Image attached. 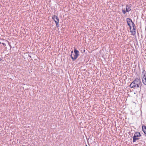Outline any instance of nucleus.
Returning <instances> with one entry per match:
<instances>
[{"instance_id":"nucleus-1","label":"nucleus","mask_w":146,"mask_h":146,"mask_svg":"<svg viewBox=\"0 0 146 146\" xmlns=\"http://www.w3.org/2000/svg\"><path fill=\"white\" fill-rule=\"evenodd\" d=\"M142 83L140 80L137 78L135 79L130 84V86L131 88H133L135 89L141 87Z\"/></svg>"},{"instance_id":"nucleus-2","label":"nucleus","mask_w":146,"mask_h":146,"mask_svg":"<svg viewBox=\"0 0 146 146\" xmlns=\"http://www.w3.org/2000/svg\"><path fill=\"white\" fill-rule=\"evenodd\" d=\"M132 27H133V31H130V32L131 33L132 35H134L136 33V31L135 30L136 29V28L135 27V25L134 24V23L133 22L132 23Z\"/></svg>"},{"instance_id":"nucleus-3","label":"nucleus","mask_w":146,"mask_h":146,"mask_svg":"<svg viewBox=\"0 0 146 146\" xmlns=\"http://www.w3.org/2000/svg\"><path fill=\"white\" fill-rule=\"evenodd\" d=\"M75 54L74 55L75 60L77 59L78 56L79 55V52L75 49L74 50Z\"/></svg>"},{"instance_id":"nucleus-4","label":"nucleus","mask_w":146,"mask_h":146,"mask_svg":"<svg viewBox=\"0 0 146 146\" xmlns=\"http://www.w3.org/2000/svg\"><path fill=\"white\" fill-rule=\"evenodd\" d=\"M52 19L55 22H56V21L59 22V19L57 16L54 15L52 17Z\"/></svg>"},{"instance_id":"nucleus-5","label":"nucleus","mask_w":146,"mask_h":146,"mask_svg":"<svg viewBox=\"0 0 146 146\" xmlns=\"http://www.w3.org/2000/svg\"><path fill=\"white\" fill-rule=\"evenodd\" d=\"M142 79L146 78V72L143 71L142 73V76H141Z\"/></svg>"},{"instance_id":"nucleus-6","label":"nucleus","mask_w":146,"mask_h":146,"mask_svg":"<svg viewBox=\"0 0 146 146\" xmlns=\"http://www.w3.org/2000/svg\"><path fill=\"white\" fill-rule=\"evenodd\" d=\"M130 8V7L129 5H127L126 6V12H128L131 10Z\"/></svg>"},{"instance_id":"nucleus-7","label":"nucleus","mask_w":146,"mask_h":146,"mask_svg":"<svg viewBox=\"0 0 146 146\" xmlns=\"http://www.w3.org/2000/svg\"><path fill=\"white\" fill-rule=\"evenodd\" d=\"M134 136H135L136 137H139L141 136V135L140 134L139 132H136L135 133Z\"/></svg>"},{"instance_id":"nucleus-8","label":"nucleus","mask_w":146,"mask_h":146,"mask_svg":"<svg viewBox=\"0 0 146 146\" xmlns=\"http://www.w3.org/2000/svg\"><path fill=\"white\" fill-rule=\"evenodd\" d=\"M142 130L145 134V136H146V126H142Z\"/></svg>"},{"instance_id":"nucleus-9","label":"nucleus","mask_w":146,"mask_h":146,"mask_svg":"<svg viewBox=\"0 0 146 146\" xmlns=\"http://www.w3.org/2000/svg\"><path fill=\"white\" fill-rule=\"evenodd\" d=\"M137 137H136L135 136H133V142H134L136 141L139 139V138Z\"/></svg>"},{"instance_id":"nucleus-10","label":"nucleus","mask_w":146,"mask_h":146,"mask_svg":"<svg viewBox=\"0 0 146 146\" xmlns=\"http://www.w3.org/2000/svg\"><path fill=\"white\" fill-rule=\"evenodd\" d=\"M127 23H133L132 20L130 18H128L127 19Z\"/></svg>"},{"instance_id":"nucleus-11","label":"nucleus","mask_w":146,"mask_h":146,"mask_svg":"<svg viewBox=\"0 0 146 146\" xmlns=\"http://www.w3.org/2000/svg\"><path fill=\"white\" fill-rule=\"evenodd\" d=\"M143 83L146 85V78L142 79Z\"/></svg>"},{"instance_id":"nucleus-12","label":"nucleus","mask_w":146,"mask_h":146,"mask_svg":"<svg viewBox=\"0 0 146 146\" xmlns=\"http://www.w3.org/2000/svg\"><path fill=\"white\" fill-rule=\"evenodd\" d=\"M70 57H71V58L72 59V60L73 61H74L75 60V58H74V57H73L72 56V54H71V55H70Z\"/></svg>"},{"instance_id":"nucleus-13","label":"nucleus","mask_w":146,"mask_h":146,"mask_svg":"<svg viewBox=\"0 0 146 146\" xmlns=\"http://www.w3.org/2000/svg\"><path fill=\"white\" fill-rule=\"evenodd\" d=\"M122 12L124 14H125L126 12L125 10L124 9H122Z\"/></svg>"},{"instance_id":"nucleus-14","label":"nucleus","mask_w":146,"mask_h":146,"mask_svg":"<svg viewBox=\"0 0 146 146\" xmlns=\"http://www.w3.org/2000/svg\"><path fill=\"white\" fill-rule=\"evenodd\" d=\"M56 24V26L57 27H58L59 26V25H58V23H59V22H57V21H56V22H55Z\"/></svg>"},{"instance_id":"nucleus-15","label":"nucleus","mask_w":146,"mask_h":146,"mask_svg":"<svg viewBox=\"0 0 146 146\" xmlns=\"http://www.w3.org/2000/svg\"><path fill=\"white\" fill-rule=\"evenodd\" d=\"M127 23V25H128L129 26V27L130 28V29H131V26L130 25V23Z\"/></svg>"},{"instance_id":"nucleus-16","label":"nucleus","mask_w":146,"mask_h":146,"mask_svg":"<svg viewBox=\"0 0 146 146\" xmlns=\"http://www.w3.org/2000/svg\"><path fill=\"white\" fill-rule=\"evenodd\" d=\"M2 44H3V45L4 46H5V44L4 43H2Z\"/></svg>"},{"instance_id":"nucleus-17","label":"nucleus","mask_w":146,"mask_h":146,"mask_svg":"<svg viewBox=\"0 0 146 146\" xmlns=\"http://www.w3.org/2000/svg\"><path fill=\"white\" fill-rule=\"evenodd\" d=\"M71 54H72V53H73V50H72V51H71Z\"/></svg>"},{"instance_id":"nucleus-18","label":"nucleus","mask_w":146,"mask_h":146,"mask_svg":"<svg viewBox=\"0 0 146 146\" xmlns=\"http://www.w3.org/2000/svg\"><path fill=\"white\" fill-rule=\"evenodd\" d=\"M2 60V59L1 58H0V61H1Z\"/></svg>"},{"instance_id":"nucleus-19","label":"nucleus","mask_w":146,"mask_h":146,"mask_svg":"<svg viewBox=\"0 0 146 146\" xmlns=\"http://www.w3.org/2000/svg\"><path fill=\"white\" fill-rule=\"evenodd\" d=\"M85 50H84V51H84V52H85Z\"/></svg>"},{"instance_id":"nucleus-20","label":"nucleus","mask_w":146,"mask_h":146,"mask_svg":"<svg viewBox=\"0 0 146 146\" xmlns=\"http://www.w3.org/2000/svg\"><path fill=\"white\" fill-rule=\"evenodd\" d=\"M86 146H87V145H86Z\"/></svg>"}]
</instances>
